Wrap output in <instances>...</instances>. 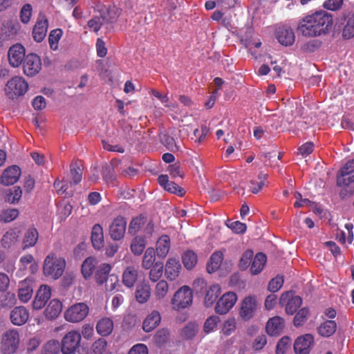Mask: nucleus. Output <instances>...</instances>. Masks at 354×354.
<instances>
[{"instance_id":"a878e982","label":"nucleus","mask_w":354,"mask_h":354,"mask_svg":"<svg viewBox=\"0 0 354 354\" xmlns=\"http://www.w3.org/2000/svg\"><path fill=\"white\" fill-rule=\"evenodd\" d=\"M160 321L161 316L159 312L153 310L143 321L142 328L147 333L151 332L159 325Z\"/></svg>"},{"instance_id":"3c124183","label":"nucleus","mask_w":354,"mask_h":354,"mask_svg":"<svg viewBox=\"0 0 354 354\" xmlns=\"http://www.w3.org/2000/svg\"><path fill=\"white\" fill-rule=\"evenodd\" d=\"M168 290L167 282L165 280H160L156 286L154 295L158 299H162L167 295Z\"/></svg>"},{"instance_id":"864d4df0","label":"nucleus","mask_w":354,"mask_h":354,"mask_svg":"<svg viewBox=\"0 0 354 354\" xmlns=\"http://www.w3.org/2000/svg\"><path fill=\"white\" fill-rule=\"evenodd\" d=\"M15 304L16 297L15 294L8 292L0 296V306L3 308H10Z\"/></svg>"},{"instance_id":"37998d69","label":"nucleus","mask_w":354,"mask_h":354,"mask_svg":"<svg viewBox=\"0 0 354 354\" xmlns=\"http://www.w3.org/2000/svg\"><path fill=\"white\" fill-rule=\"evenodd\" d=\"M146 244H147L146 239L144 236H136L132 240L130 248H131V252L135 255L138 256V255H140L143 252V251L146 247Z\"/></svg>"},{"instance_id":"1a4fd4ad","label":"nucleus","mask_w":354,"mask_h":354,"mask_svg":"<svg viewBox=\"0 0 354 354\" xmlns=\"http://www.w3.org/2000/svg\"><path fill=\"white\" fill-rule=\"evenodd\" d=\"M88 306L86 304L77 303L66 310L64 317L69 322H80L88 315Z\"/></svg>"},{"instance_id":"7ed1b4c3","label":"nucleus","mask_w":354,"mask_h":354,"mask_svg":"<svg viewBox=\"0 0 354 354\" xmlns=\"http://www.w3.org/2000/svg\"><path fill=\"white\" fill-rule=\"evenodd\" d=\"M65 267V259L51 253L44 259L43 273L45 277L56 280L63 274Z\"/></svg>"},{"instance_id":"4c0bfd02","label":"nucleus","mask_w":354,"mask_h":354,"mask_svg":"<svg viewBox=\"0 0 354 354\" xmlns=\"http://www.w3.org/2000/svg\"><path fill=\"white\" fill-rule=\"evenodd\" d=\"M111 270V266L109 263H102L96 270L95 278L98 284H102L109 279V274Z\"/></svg>"},{"instance_id":"a18cd8bd","label":"nucleus","mask_w":354,"mask_h":354,"mask_svg":"<svg viewBox=\"0 0 354 354\" xmlns=\"http://www.w3.org/2000/svg\"><path fill=\"white\" fill-rule=\"evenodd\" d=\"M155 251L153 248H148L143 256L142 266L146 270L150 269L155 263Z\"/></svg>"},{"instance_id":"69168bd1","label":"nucleus","mask_w":354,"mask_h":354,"mask_svg":"<svg viewBox=\"0 0 354 354\" xmlns=\"http://www.w3.org/2000/svg\"><path fill=\"white\" fill-rule=\"evenodd\" d=\"M308 313V310L306 308L300 309L294 318V325L295 326H302L307 320Z\"/></svg>"},{"instance_id":"4468645a","label":"nucleus","mask_w":354,"mask_h":354,"mask_svg":"<svg viewBox=\"0 0 354 354\" xmlns=\"http://www.w3.org/2000/svg\"><path fill=\"white\" fill-rule=\"evenodd\" d=\"M314 344V337L310 334L297 337L294 344V350L297 354H309Z\"/></svg>"},{"instance_id":"aec40b11","label":"nucleus","mask_w":354,"mask_h":354,"mask_svg":"<svg viewBox=\"0 0 354 354\" xmlns=\"http://www.w3.org/2000/svg\"><path fill=\"white\" fill-rule=\"evenodd\" d=\"M11 322L16 326H22L29 319V312L24 306L15 307L10 315Z\"/></svg>"},{"instance_id":"f03ea898","label":"nucleus","mask_w":354,"mask_h":354,"mask_svg":"<svg viewBox=\"0 0 354 354\" xmlns=\"http://www.w3.org/2000/svg\"><path fill=\"white\" fill-rule=\"evenodd\" d=\"M121 14V10L115 6H106L97 3L94 7V15L88 21V27L97 32L102 26L114 24Z\"/></svg>"},{"instance_id":"79ce46f5","label":"nucleus","mask_w":354,"mask_h":354,"mask_svg":"<svg viewBox=\"0 0 354 354\" xmlns=\"http://www.w3.org/2000/svg\"><path fill=\"white\" fill-rule=\"evenodd\" d=\"M151 295V288L146 284L139 285L136 290V299L138 302L144 304L147 301Z\"/></svg>"},{"instance_id":"8fccbe9b","label":"nucleus","mask_w":354,"mask_h":354,"mask_svg":"<svg viewBox=\"0 0 354 354\" xmlns=\"http://www.w3.org/2000/svg\"><path fill=\"white\" fill-rule=\"evenodd\" d=\"M267 174L261 173L259 174L257 180L250 181V190L253 194H257L265 185V180L267 178Z\"/></svg>"},{"instance_id":"473e14b6","label":"nucleus","mask_w":354,"mask_h":354,"mask_svg":"<svg viewBox=\"0 0 354 354\" xmlns=\"http://www.w3.org/2000/svg\"><path fill=\"white\" fill-rule=\"evenodd\" d=\"M170 249V238L167 235L161 236L156 243V252L159 257L167 256Z\"/></svg>"},{"instance_id":"a211bd4d","label":"nucleus","mask_w":354,"mask_h":354,"mask_svg":"<svg viewBox=\"0 0 354 354\" xmlns=\"http://www.w3.org/2000/svg\"><path fill=\"white\" fill-rule=\"evenodd\" d=\"M20 175V168L17 165H12L4 170L0 180L4 185H11L19 180Z\"/></svg>"},{"instance_id":"cd10ccee","label":"nucleus","mask_w":354,"mask_h":354,"mask_svg":"<svg viewBox=\"0 0 354 354\" xmlns=\"http://www.w3.org/2000/svg\"><path fill=\"white\" fill-rule=\"evenodd\" d=\"M93 246L97 249H101L104 245V233L102 227L100 224L93 225L91 236Z\"/></svg>"},{"instance_id":"e2e57ef3","label":"nucleus","mask_w":354,"mask_h":354,"mask_svg":"<svg viewBox=\"0 0 354 354\" xmlns=\"http://www.w3.org/2000/svg\"><path fill=\"white\" fill-rule=\"evenodd\" d=\"M71 175L74 184H77L82 180V169L77 162L71 165Z\"/></svg>"},{"instance_id":"774afa93","label":"nucleus","mask_w":354,"mask_h":354,"mask_svg":"<svg viewBox=\"0 0 354 354\" xmlns=\"http://www.w3.org/2000/svg\"><path fill=\"white\" fill-rule=\"evenodd\" d=\"M236 322L234 319H229L226 320L223 326L221 333L225 335L229 336L235 331Z\"/></svg>"},{"instance_id":"72a5a7b5","label":"nucleus","mask_w":354,"mask_h":354,"mask_svg":"<svg viewBox=\"0 0 354 354\" xmlns=\"http://www.w3.org/2000/svg\"><path fill=\"white\" fill-rule=\"evenodd\" d=\"M266 260V256L263 253L259 252L257 254L251 262V273L254 275L259 274L263 269Z\"/></svg>"},{"instance_id":"7c9ffc66","label":"nucleus","mask_w":354,"mask_h":354,"mask_svg":"<svg viewBox=\"0 0 354 354\" xmlns=\"http://www.w3.org/2000/svg\"><path fill=\"white\" fill-rule=\"evenodd\" d=\"M113 330V322L109 317H104L100 319L96 325V330L101 336L109 335Z\"/></svg>"},{"instance_id":"603ef678","label":"nucleus","mask_w":354,"mask_h":354,"mask_svg":"<svg viewBox=\"0 0 354 354\" xmlns=\"http://www.w3.org/2000/svg\"><path fill=\"white\" fill-rule=\"evenodd\" d=\"M160 140L164 146H165V147L169 151H174L179 149V147L177 145L174 137L167 133L162 135Z\"/></svg>"},{"instance_id":"4d7b16f0","label":"nucleus","mask_w":354,"mask_h":354,"mask_svg":"<svg viewBox=\"0 0 354 354\" xmlns=\"http://www.w3.org/2000/svg\"><path fill=\"white\" fill-rule=\"evenodd\" d=\"M254 253L252 250H246L241 256L239 261V268L241 270H245L251 264L252 259L253 258Z\"/></svg>"},{"instance_id":"6e6d98bb","label":"nucleus","mask_w":354,"mask_h":354,"mask_svg":"<svg viewBox=\"0 0 354 354\" xmlns=\"http://www.w3.org/2000/svg\"><path fill=\"white\" fill-rule=\"evenodd\" d=\"M198 325L194 322L187 324L182 330V336L185 339H192L198 333Z\"/></svg>"},{"instance_id":"f257e3e1","label":"nucleus","mask_w":354,"mask_h":354,"mask_svg":"<svg viewBox=\"0 0 354 354\" xmlns=\"http://www.w3.org/2000/svg\"><path fill=\"white\" fill-rule=\"evenodd\" d=\"M333 22L330 14L325 10H319L304 17L299 21L297 28L305 37H319L329 32Z\"/></svg>"},{"instance_id":"f704fd0d","label":"nucleus","mask_w":354,"mask_h":354,"mask_svg":"<svg viewBox=\"0 0 354 354\" xmlns=\"http://www.w3.org/2000/svg\"><path fill=\"white\" fill-rule=\"evenodd\" d=\"M147 223V217L144 215H140L134 217L129 223L128 232L131 235H135Z\"/></svg>"},{"instance_id":"9b49d317","label":"nucleus","mask_w":354,"mask_h":354,"mask_svg":"<svg viewBox=\"0 0 354 354\" xmlns=\"http://www.w3.org/2000/svg\"><path fill=\"white\" fill-rule=\"evenodd\" d=\"M127 230V221L124 217L118 216L109 225V234L113 241L122 240Z\"/></svg>"},{"instance_id":"a19ab883","label":"nucleus","mask_w":354,"mask_h":354,"mask_svg":"<svg viewBox=\"0 0 354 354\" xmlns=\"http://www.w3.org/2000/svg\"><path fill=\"white\" fill-rule=\"evenodd\" d=\"M336 328V322L333 320H328L318 327V333L322 337H330L334 334Z\"/></svg>"},{"instance_id":"f8f14e48","label":"nucleus","mask_w":354,"mask_h":354,"mask_svg":"<svg viewBox=\"0 0 354 354\" xmlns=\"http://www.w3.org/2000/svg\"><path fill=\"white\" fill-rule=\"evenodd\" d=\"M237 301V295L234 292H225L217 301L215 311L219 315L227 313Z\"/></svg>"},{"instance_id":"5fc2aeb1","label":"nucleus","mask_w":354,"mask_h":354,"mask_svg":"<svg viewBox=\"0 0 354 354\" xmlns=\"http://www.w3.org/2000/svg\"><path fill=\"white\" fill-rule=\"evenodd\" d=\"M149 272V279L151 281L156 282L162 277L163 265L162 263L156 262L151 268Z\"/></svg>"},{"instance_id":"393cba45","label":"nucleus","mask_w":354,"mask_h":354,"mask_svg":"<svg viewBox=\"0 0 354 354\" xmlns=\"http://www.w3.org/2000/svg\"><path fill=\"white\" fill-rule=\"evenodd\" d=\"M31 285L32 280L28 278L20 282L18 297L21 301L26 303L31 298L33 291Z\"/></svg>"},{"instance_id":"6e6552de","label":"nucleus","mask_w":354,"mask_h":354,"mask_svg":"<svg viewBox=\"0 0 354 354\" xmlns=\"http://www.w3.org/2000/svg\"><path fill=\"white\" fill-rule=\"evenodd\" d=\"M28 88V83L22 77L15 76L8 82L5 91L9 98L15 99L24 95Z\"/></svg>"},{"instance_id":"bb28decb","label":"nucleus","mask_w":354,"mask_h":354,"mask_svg":"<svg viewBox=\"0 0 354 354\" xmlns=\"http://www.w3.org/2000/svg\"><path fill=\"white\" fill-rule=\"evenodd\" d=\"M47 29V19H38L32 30L34 40L37 42L42 41L46 35Z\"/></svg>"},{"instance_id":"423d86ee","label":"nucleus","mask_w":354,"mask_h":354,"mask_svg":"<svg viewBox=\"0 0 354 354\" xmlns=\"http://www.w3.org/2000/svg\"><path fill=\"white\" fill-rule=\"evenodd\" d=\"M20 336L17 329L5 331L1 338L0 350L3 354L15 353L19 345Z\"/></svg>"},{"instance_id":"58836bf2","label":"nucleus","mask_w":354,"mask_h":354,"mask_svg":"<svg viewBox=\"0 0 354 354\" xmlns=\"http://www.w3.org/2000/svg\"><path fill=\"white\" fill-rule=\"evenodd\" d=\"M39 237V234L36 228H29L25 233L23 239V248L26 249L28 248L33 247Z\"/></svg>"},{"instance_id":"c03bdc74","label":"nucleus","mask_w":354,"mask_h":354,"mask_svg":"<svg viewBox=\"0 0 354 354\" xmlns=\"http://www.w3.org/2000/svg\"><path fill=\"white\" fill-rule=\"evenodd\" d=\"M169 337L170 333L168 329L160 328L154 335L153 341L157 346L161 347L169 341Z\"/></svg>"},{"instance_id":"39448f33","label":"nucleus","mask_w":354,"mask_h":354,"mask_svg":"<svg viewBox=\"0 0 354 354\" xmlns=\"http://www.w3.org/2000/svg\"><path fill=\"white\" fill-rule=\"evenodd\" d=\"M337 184L350 195L354 194V159L348 160L339 171Z\"/></svg>"},{"instance_id":"9d476101","label":"nucleus","mask_w":354,"mask_h":354,"mask_svg":"<svg viewBox=\"0 0 354 354\" xmlns=\"http://www.w3.org/2000/svg\"><path fill=\"white\" fill-rule=\"evenodd\" d=\"M258 309L257 297L254 295L245 297L241 301L239 310L240 317L245 321L252 318Z\"/></svg>"},{"instance_id":"0e129e2a","label":"nucleus","mask_w":354,"mask_h":354,"mask_svg":"<svg viewBox=\"0 0 354 354\" xmlns=\"http://www.w3.org/2000/svg\"><path fill=\"white\" fill-rule=\"evenodd\" d=\"M19 215V211L17 209H8L1 212L0 214V220L9 223L15 220Z\"/></svg>"},{"instance_id":"20e7f679","label":"nucleus","mask_w":354,"mask_h":354,"mask_svg":"<svg viewBox=\"0 0 354 354\" xmlns=\"http://www.w3.org/2000/svg\"><path fill=\"white\" fill-rule=\"evenodd\" d=\"M81 334L77 330H70L62 338L61 351L62 354H87L81 346Z\"/></svg>"},{"instance_id":"4be33fe9","label":"nucleus","mask_w":354,"mask_h":354,"mask_svg":"<svg viewBox=\"0 0 354 354\" xmlns=\"http://www.w3.org/2000/svg\"><path fill=\"white\" fill-rule=\"evenodd\" d=\"M286 298H288V301L286 306V312L289 315H292L301 306L302 299L299 296H293L291 293L286 292L282 295L281 302H282V301Z\"/></svg>"},{"instance_id":"c9c22d12","label":"nucleus","mask_w":354,"mask_h":354,"mask_svg":"<svg viewBox=\"0 0 354 354\" xmlns=\"http://www.w3.org/2000/svg\"><path fill=\"white\" fill-rule=\"evenodd\" d=\"M223 260V254L221 251L214 252L210 257L207 266V270L209 273L216 271L221 266Z\"/></svg>"},{"instance_id":"e433bc0d","label":"nucleus","mask_w":354,"mask_h":354,"mask_svg":"<svg viewBox=\"0 0 354 354\" xmlns=\"http://www.w3.org/2000/svg\"><path fill=\"white\" fill-rule=\"evenodd\" d=\"M19 237V232L15 230H10L6 232L1 239L2 246L5 248H10L15 245Z\"/></svg>"},{"instance_id":"13d9d810","label":"nucleus","mask_w":354,"mask_h":354,"mask_svg":"<svg viewBox=\"0 0 354 354\" xmlns=\"http://www.w3.org/2000/svg\"><path fill=\"white\" fill-rule=\"evenodd\" d=\"M221 319L216 315H212L208 317L205 322L203 329L206 333H209L214 330Z\"/></svg>"},{"instance_id":"5701e85b","label":"nucleus","mask_w":354,"mask_h":354,"mask_svg":"<svg viewBox=\"0 0 354 354\" xmlns=\"http://www.w3.org/2000/svg\"><path fill=\"white\" fill-rule=\"evenodd\" d=\"M181 265L179 261L174 258L167 260L165 265V275L169 280H175L181 270Z\"/></svg>"},{"instance_id":"c85d7f7f","label":"nucleus","mask_w":354,"mask_h":354,"mask_svg":"<svg viewBox=\"0 0 354 354\" xmlns=\"http://www.w3.org/2000/svg\"><path fill=\"white\" fill-rule=\"evenodd\" d=\"M20 29L21 25L17 20L4 21L1 28L2 33L8 37H12L17 35Z\"/></svg>"},{"instance_id":"0eeeda50","label":"nucleus","mask_w":354,"mask_h":354,"mask_svg":"<svg viewBox=\"0 0 354 354\" xmlns=\"http://www.w3.org/2000/svg\"><path fill=\"white\" fill-rule=\"evenodd\" d=\"M193 294L191 288L184 286L179 288L174 295L171 304L174 310L183 309L192 304Z\"/></svg>"},{"instance_id":"dca6fc26","label":"nucleus","mask_w":354,"mask_h":354,"mask_svg":"<svg viewBox=\"0 0 354 354\" xmlns=\"http://www.w3.org/2000/svg\"><path fill=\"white\" fill-rule=\"evenodd\" d=\"M278 41L286 46H292L295 41V33L292 29L287 26H279L276 30Z\"/></svg>"},{"instance_id":"b1692460","label":"nucleus","mask_w":354,"mask_h":354,"mask_svg":"<svg viewBox=\"0 0 354 354\" xmlns=\"http://www.w3.org/2000/svg\"><path fill=\"white\" fill-rule=\"evenodd\" d=\"M138 277V268L134 266H129L123 272L122 283L125 286L131 288L134 286Z\"/></svg>"},{"instance_id":"ddd939ff","label":"nucleus","mask_w":354,"mask_h":354,"mask_svg":"<svg viewBox=\"0 0 354 354\" xmlns=\"http://www.w3.org/2000/svg\"><path fill=\"white\" fill-rule=\"evenodd\" d=\"M41 68L40 57L36 54H28L24 59L23 64V70L27 76H34L37 75Z\"/></svg>"},{"instance_id":"bf43d9fd","label":"nucleus","mask_w":354,"mask_h":354,"mask_svg":"<svg viewBox=\"0 0 354 354\" xmlns=\"http://www.w3.org/2000/svg\"><path fill=\"white\" fill-rule=\"evenodd\" d=\"M342 36L345 39H350L354 37V14L348 17L346 24L343 29Z\"/></svg>"},{"instance_id":"c756f323","label":"nucleus","mask_w":354,"mask_h":354,"mask_svg":"<svg viewBox=\"0 0 354 354\" xmlns=\"http://www.w3.org/2000/svg\"><path fill=\"white\" fill-rule=\"evenodd\" d=\"M221 290L218 284H213L207 289L204 298V304L206 307L209 308L213 305L221 294Z\"/></svg>"},{"instance_id":"49530a36","label":"nucleus","mask_w":354,"mask_h":354,"mask_svg":"<svg viewBox=\"0 0 354 354\" xmlns=\"http://www.w3.org/2000/svg\"><path fill=\"white\" fill-rule=\"evenodd\" d=\"M95 267V259L93 257L86 258L82 265V273L85 279L89 278Z\"/></svg>"},{"instance_id":"6ab92c4d","label":"nucleus","mask_w":354,"mask_h":354,"mask_svg":"<svg viewBox=\"0 0 354 354\" xmlns=\"http://www.w3.org/2000/svg\"><path fill=\"white\" fill-rule=\"evenodd\" d=\"M284 328V320L279 316H274L268 319L266 326L267 333L270 336H278Z\"/></svg>"},{"instance_id":"2eb2a0df","label":"nucleus","mask_w":354,"mask_h":354,"mask_svg":"<svg viewBox=\"0 0 354 354\" xmlns=\"http://www.w3.org/2000/svg\"><path fill=\"white\" fill-rule=\"evenodd\" d=\"M51 296V289L47 285H41L37 291L36 296L32 301V307L35 310L41 309L47 303Z\"/></svg>"},{"instance_id":"f3484780","label":"nucleus","mask_w":354,"mask_h":354,"mask_svg":"<svg viewBox=\"0 0 354 354\" xmlns=\"http://www.w3.org/2000/svg\"><path fill=\"white\" fill-rule=\"evenodd\" d=\"M25 57V48L21 44H17L10 48L8 60L13 67H18Z\"/></svg>"},{"instance_id":"ea45409f","label":"nucleus","mask_w":354,"mask_h":354,"mask_svg":"<svg viewBox=\"0 0 354 354\" xmlns=\"http://www.w3.org/2000/svg\"><path fill=\"white\" fill-rule=\"evenodd\" d=\"M184 267L189 270H192L198 261L197 254L193 250H187L182 256Z\"/></svg>"},{"instance_id":"2f4dec72","label":"nucleus","mask_w":354,"mask_h":354,"mask_svg":"<svg viewBox=\"0 0 354 354\" xmlns=\"http://www.w3.org/2000/svg\"><path fill=\"white\" fill-rule=\"evenodd\" d=\"M62 310V304L57 299L50 301L45 310V317L48 319H54L58 317Z\"/></svg>"},{"instance_id":"09e8293b","label":"nucleus","mask_w":354,"mask_h":354,"mask_svg":"<svg viewBox=\"0 0 354 354\" xmlns=\"http://www.w3.org/2000/svg\"><path fill=\"white\" fill-rule=\"evenodd\" d=\"M62 30L61 29L53 30L48 36V43L50 48L53 50H56L58 48V42L62 36Z\"/></svg>"},{"instance_id":"338daca9","label":"nucleus","mask_w":354,"mask_h":354,"mask_svg":"<svg viewBox=\"0 0 354 354\" xmlns=\"http://www.w3.org/2000/svg\"><path fill=\"white\" fill-rule=\"evenodd\" d=\"M22 195V190L19 187H15L10 189V193L7 194V201L10 203H17Z\"/></svg>"},{"instance_id":"052dcab7","label":"nucleus","mask_w":354,"mask_h":354,"mask_svg":"<svg viewBox=\"0 0 354 354\" xmlns=\"http://www.w3.org/2000/svg\"><path fill=\"white\" fill-rule=\"evenodd\" d=\"M291 345V339L288 336L281 337L276 347V354H285L286 350L290 348Z\"/></svg>"},{"instance_id":"680f3d73","label":"nucleus","mask_w":354,"mask_h":354,"mask_svg":"<svg viewBox=\"0 0 354 354\" xmlns=\"http://www.w3.org/2000/svg\"><path fill=\"white\" fill-rule=\"evenodd\" d=\"M102 177L107 184H113L115 180V175L113 167L111 165H106L102 168Z\"/></svg>"},{"instance_id":"412c9836","label":"nucleus","mask_w":354,"mask_h":354,"mask_svg":"<svg viewBox=\"0 0 354 354\" xmlns=\"http://www.w3.org/2000/svg\"><path fill=\"white\" fill-rule=\"evenodd\" d=\"M159 185L162 187L168 192L177 194L182 196L185 192L183 188L179 187L176 183L169 181L167 175H160L158 178Z\"/></svg>"},{"instance_id":"de8ad7c7","label":"nucleus","mask_w":354,"mask_h":354,"mask_svg":"<svg viewBox=\"0 0 354 354\" xmlns=\"http://www.w3.org/2000/svg\"><path fill=\"white\" fill-rule=\"evenodd\" d=\"M61 344L58 340L51 339L46 342L42 348V354H59Z\"/></svg>"}]
</instances>
